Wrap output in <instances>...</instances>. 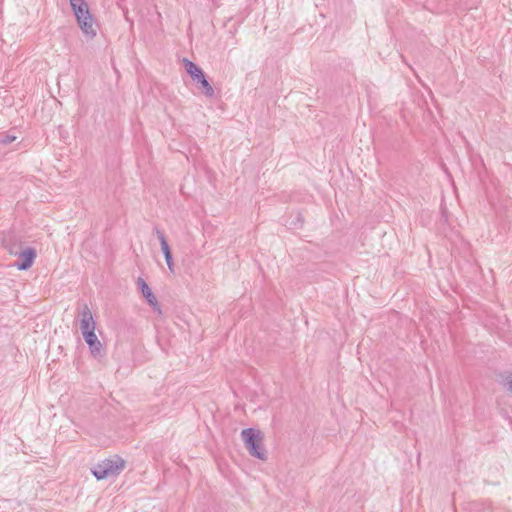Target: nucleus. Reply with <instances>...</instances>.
<instances>
[{"label": "nucleus", "instance_id": "obj_1", "mask_svg": "<svg viewBox=\"0 0 512 512\" xmlns=\"http://www.w3.org/2000/svg\"><path fill=\"white\" fill-rule=\"evenodd\" d=\"M241 438L249 454L260 460H266V452L262 447L263 434L260 430L246 428L241 432Z\"/></svg>", "mask_w": 512, "mask_h": 512}, {"label": "nucleus", "instance_id": "obj_2", "mask_svg": "<svg viewBox=\"0 0 512 512\" xmlns=\"http://www.w3.org/2000/svg\"><path fill=\"white\" fill-rule=\"evenodd\" d=\"M81 30L90 36L96 35L93 18L85 0H69Z\"/></svg>", "mask_w": 512, "mask_h": 512}, {"label": "nucleus", "instance_id": "obj_3", "mask_svg": "<svg viewBox=\"0 0 512 512\" xmlns=\"http://www.w3.org/2000/svg\"><path fill=\"white\" fill-rule=\"evenodd\" d=\"M124 468L125 461L121 457L115 456L113 459H106L97 464L92 469V474L98 480H102L109 476L118 475Z\"/></svg>", "mask_w": 512, "mask_h": 512}, {"label": "nucleus", "instance_id": "obj_4", "mask_svg": "<svg viewBox=\"0 0 512 512\" xmlns=\"http://www.w3.org/2000/svg\"><path fill=\"white\" fill-rule=\"evenodd\" d=\"M78 317L80 322V330L83 336L95 332L96 323L87 304L84 303L79 308Z\"/></svg>", "mask_w": 512, "mask_h": 512}, {"label": "nucleus", "instance_id": "obj_5", "mask_svg": "<svg viewBox=\"0 0 512 512\" xmlns=\"http://www.w3.org/2000/svg\"><path fill=\"white\" fill-rule=\"evenodd\" d=\"M137 286L141 290L143 297L146 299L152 309L161 315L162 311L160 305L148 284L142 278H138Z\"/></svg>", "mask_w": 512, "mask_h": 512}, {"label": "nucleus", "instance_id": "obj_6", "mask_svg": "<svg viewBox=\"0 0 512 512\" xmlns=\"http://www.w3.org/2000/svg\"><path fill=\"white\" fill-rule=\"evenodd\" d=\"M155 233L157 235V238L160 242V245H161V250L164 254V257H165V260H166V264L169 268V270L171 272H174V262H173V257H172V252H171V249L168 245V242L166 240V237L164 235V233L159 230L158 228L155 229Z\"/></svg>", "mask_w": 512, "mask_h": 512}, {"label": "nucleus", "instance_id": "obj_7", "mask_svg": "<svg viewBox=\"0 0 512 512\" xmlns=\"http://www.w3.org/2000/svg\"><path fill=\"white\" fill-rule=\"evenodd\" d=\"M19 262L16 263V266L19 270H27L32 265L36 258V250L34 248L28 247L20 252Z\"/></svg>", "mask_w": 512, "mask_h": 512}, {"label": "nucleus", "instance_id": "obj_8", "mask_svg": "<svg viewBox=\"0 0 512 512\" xmlns=\"http://www.w3.org/2000/svg\"><path fill=\"white\" fill-rule=\"evenodd\" d=\"M83 338L85 342L88 344L91 354L94 357H101L103 346L102 343L98 340L95 332L85 335L83 336Z\"/></svg>", "mask_w": 512, "mask_h": 512}, {"label": "nucleus", "instance_id": "obj_9", "mask_svg": "<svg viewBox=\"0 0 512 512\" xmlns=\"http://www.w3.org/2000/svg\"><path fill=\"white\" fill-rule=\"evenodd\" d=\"M183 64H184V67H185L187 73L190 75V77L192 78V80L194 82H197L199 79H201L205 75L204 71L198 65H196L194 62L184 58Z\"/></svg>", "mask_w": 512, "mask_h": 512}, {"label": "nucleus", "instance_id": "obj_10", "mask_svg": "<svg viewBox=\"0 0 512 512\" xmlns=\"http://www.w3.org/2000/svg\"><path fill=\"white\" fill-rule=\"evenodd\" d=\"M196 84H197L198 88L201 90V92L206 97L211 98L214 96V89H213L212 85L208 82L205 75L201 79H199L196 82Z\"/></svg>", "mask_w": 512, "mask_h": 512}, {"label": "nucleus", "instance_id": "obj_11", "mask_svg": "<svg viewBox=\"0 0 512 512\" xmlns=\"http://www.w3.org/2000/svg\"><path fill=\"white\" fill-rule=\"evenodd\" d=\"M16 140L15 136L12 135H1L0 136V144L8 145Z\"/></svg>", "mask_w": 512, "mask_h": 512}, {"label": "nucleus", "instance_id": "obj_12", "mask_svg": "<svg viewBox=\"0 0 512 512\" xmlns=\"http://www.w3.org/2000/svg\"><path fill=\"white\" fill-rule=\"evenodd\" d=\"M506 385H507L508 390L510 392H512V377L511 378H507Z\"/></svg>", "mask_w": 512, "mask_h": 512}]
</instances>
